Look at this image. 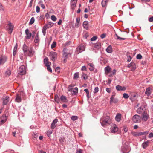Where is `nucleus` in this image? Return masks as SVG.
Segmentation results:
<instances>
[{"label":"nucleus","instance_id":"nucleus-1","mask_svg":"<svg viewBox=\"0 0 153 153\" xmlns=\"http://www.w3.org/2000/svg\"><path fill=\"white\" fill-rule=\"evenodd\" d=\"M101 125L103 126L109 124L111 123V120L108 116H107L104 118H101L100 120Z\"/></svg>","mask_w":153,"mask_h":153},{"label":"nucleus","instance_id":"nucleus-2","mask_svg":"<svg viewBox=\"0 0 153 153\" xmlns=\"http://www.w3.org/2000/svg\"><path fill=\"white\" fill-rule=\"evenodd\" d=\"M85 45L84 44H82L79 45L76 48V53L77 54H78L84 51L85 50Z\"/></svg>","mask_w":153,"mask_h":153},{"label":"nucleus","instance_id":"nucleus-3","mask_svg":"<svg viewBox=\"0 0 153 153\" xmlns=\"http://www.w3.org/2000/svg\"><path fill=\"white\" fill-rule=\"evenodd\" d=\"M121 150L123 153H128L130 151V147L127 144H123Z\"/></svg>","mask_w":153,"mask_h":153},{"label":"nucleus","instance_id":"nucleus-4","mask_svg":"<svg viewBox=\"0 0 153 153\" xmlns=\"http://www.w3.org/2000/svg\"><path fill=\"white\" fill-rule=\"evenodd\" d=\"M49 56L51 60L53 62L55 61L57 59V54L55 52L51 51L49 53Z\"/></svg>","mask_w":153,"mask_h":153},{"label":"nucleus","instance_id":"nucleus-5","mask_svg":"<svg viewBox=\"0 0 153 153\" xmlns=\"http://www.w3.org/2000/svg\"><path fill=\"white\" fill-rule=\"evenodd\" d=\"M66 48H64L63 50V56L62 57V60L64 63H65L67 61V59L68 58V53L66 52Z\"/></svg>","mask_w":153,"mask_h":153},{"label":"nucleus","instance_id":"nucleus-6","mask_svg":"<svg viewBox=\"0 0 153 153\" xmlns=\"http://www.w3.org/2000/svg\"><path fill=\"white\" fill-rule=\"evenodd\" d=\"M131 134L133 136L135 137H138L142 135H146L147 132H136L134 131H132L131 133Z\"/></svg>","mask_w":153,"mask_h":153},{"label":"nucleus","instance_id":"nucleus-7","mask_svg":"<svg viewBox=\"0 0 153 153\" xmlns=\"http://www.w3.org/2000/svg\"><path fill=\"white\" fill-rule=\"evenodd\" d=\"M72 87L71 85L69 86L68 88V91L71 92V94H72L75 95L78 92V89L77 87H75L74 89H72L71 88Z\"/></svg>","mask_w":153,"mask_h":153},{"label":"nucleus","instance_id":"nucleus-8","mask_svg":"<svg viewBox=\"0 0 153 153\" xmlns=\"http://www.w3.org/2000/svg\"><path fill=\"white\" fill-rule=\"evenodd\" d=\"M141 118L138 115H135L132 117V120L134 123H139L140 122Z\"/></svg>","mask_w":153,"mask_h":153},{"label":"nucleus","instance_id":"nucleus-9","mask_svg":"<svg viewBox=\"0 0 153 153\" xmlns=\"http://www.w3.org/2000/svg\"><path fill=\"white\" fill-rule=\"evenodd\" d=\"M110 129L111 133H114L118 131V128L116 124H113L112 125Z\"/></svg>","mask_w":153,"mask_h":153},{"label":"nucleus","instance_id":"nucleus-10","mask_svg":"<svg viewBox=\"0 0 153 153\" xmlns=\"http://www.w3.org/2000/svg\"><path fill=\"white\" fill-rule=\"evenodd\" d=\"M18 71L19 74L21 75H24L26 72V68H19Z\"/></svg>","mask_w":153,"mask_h":153},{"label":"nucleus","instance_id":"nucleus-11","mask_svg":"<svg viewBox=\"0 0 153 153\" xmlns=\"http://www.w3.org/2000/svg\"><path fill=\"white\" fill-rule=\"evenodd\" d=\"M28 51V55L30 57L33 56L35 53V51L32 47H31L30 48V49Z\"/></svg>","mask_w":153,"mask_h":153},{"label":"nucleus","instance_id":"nucleus-12","mask_svg":"<svg viewBox=\"0 0 153 153\" xmlns=\"http://www.w3.org/2000/svg\"><path fill=\"white\" fill-rule=\"evenodd\" d=\"M115 95H112L110 97V103L112 104L113 103H116L118 102V100L117 98H114Z\"/></svg>","mask_w":153,"mask_h":153},{"label":"nucleus","instance_id":"nucleus-13","mask_svg":"<svg viewBox=\"0 0 153 153\" xmlns=\"http://www.w3.org/2000/svg\"><path fill=\"white\" fill-rule=\"evenodd\" d=\"M7 120V117L5 114L3 115L0 117V125L5 123Z\"/></svg>","mask_w":153,"mask_h":153},{"label":"nucleus","instance_id":"nucleus-14","mask_svg":"<svg viewBox=\"0 0 153 153\" xmlns=\"http://www.w3.org/2000/svg\"><path fill=\"white\" fill-rule=\"evenodd\" d=\"M30 48L27 46L25 44H24L23 46V50L24 53V55H26L27 52L28 51Z\"/></svg>","mask_w":153,"mask_h":153},{"label":"nucleus","instance_id":"nucleus-15","mask_svg":"<svg viewBox=\"0 0 153 153\" xmlns=\"http://www.w3.org/2000/svg\"><path fill=\"white\" fill-rule=\"evenodd\" d=\"M145 110V107L144 105H142L139 107L137 110V112L139 114H141Z\"/></svg>","mask_w":153,"mask_h":153},{"label":"nucleus","instance_id":"nucleus-16","mask_svg":"<svg viewBox=\"0 0 153 153\" xmlns=\"http://www.w3.org/2000/svg\"><path fill=\"white\" fill-rule=\"evenodd\" d=\"M149 118V115L146 112H144L143 114L142 120L144 121H146Z\"/></svg>","mask_w":153,"mask_h":153},{"label":"nucleus","instance_id":"nucleus-17","mask_svg":"<svg viewBox=\"0 0 153 153\" xmlns=\"http://www.w3.org/2000/svg\"><path fill=\"white\" fill-rule=\"evenodd\" d=\"M7 57L6 56H0V65L3 64L6 61Z\"/></svg>","mask_w":153,"mask_h":153},{"label":"nucleus","instance_id":"nucleus-18","mask_svg":"<svg viewBox=\"0 0 153 153\" xmlns=\"http://www.w3.org/2000/svg\"><path fill=\"white\" fill-rule=\"evenodd\" d=\"M25 33L26 35L25 38L27 39H30L32 35L31 33L29 32V30L28 29H27L25 30Z\"/></svg>","mask_w":153,"mask_h":153},{"label":"nucleus","instance_id":"nucleus-19","mask_svg":"<svg viewBox=\"0 0 153 153\" xmlns=\"http://www.w3.org/2000/svg\"><path fill=\"white\" fill-rule=\"evenodd\" d=\"M8 23L7 24L9 27L8 29L10 30V32H9L10 34H11L14 28V26L10 22H8Z\"/></svg>","mask_w":153,"mask_h":153},{"label":"nucleus","instance_id":"nucleus-20","mask_svg":"<svg viewBox=\"0 0 153 153\" xmlns=\"http://www.w3.org/2000/svg\"><path fill=\"white\" fill-rule=\"evenodd\" d=\"M58 120L57 119H55L52 122L51 126V129H54L56 127V124Z\"/></svg>","mask_w":153,"mask_h":153},{"label":"nucleus","instance_id":"nucleus-21","mask_svg":"<svg viewBox=\"0 0 153 153\" xmlns=\"http://www.w3.org/2000/svg\"><path fill=\"white\" fill-rule=\"evenodd\" d=\"M9 98L8 96H6L3 98V105H6L7 104L9 101Z\"/></svg>","mask_w":153,"mask_h":153},{"label":"nucleus","instance_id":"nucleus-22","mask_svg":"<svg viewBox=\"0 0 153 153\" xmlns=\"http://www.w3.org/2000/svg\"><path fill=\"white\" fill-rule=\"evenodd\" d=\"M48 58L46 57L44 59V62L45 65L47 67H50V65L51 63L48 61Z\"/></svg>","mask_w":153,"mask_h":153},{"label":"nucleus","instance_id":"nucleus-23","mask_svg":"<svg viewBox=\"0 0 153 153\" xmlns=\"http://www.w3.org/2000/svg\"><path fill=\"white\" fill-rule=\"evenodd\" d=\"M116 90L118 91H124L126 90V88L124 87H122L119 85H117L116 87Z\"/></svg>","mask_w":153,"mask_h":153},{"label":"nucleus","instance_id":"nucleus-24","mask_svg":"<svg viewBox=\"0 0 153 153\" xmlns=\"http://www.w3.org/2000/svg\"><path fill=\"white\" fill-rule=\"evenodd\" d=\"M77 0H71V3L72 8L75 7L76 5Z\"/></svg>","mask_w":153,"mask_h":153},{"label":"nucleus","instance_id":"nucleus-25","mask_svg":"<svg viewBox=\"0 0 153 153\" xmlns=\"http://www.w3.org/2000/svg\"><path fill=\"white\" fill-rule=\"evenodd\" d=\"M101 43L100 42H97L94 45V47L96 49H99L101 48Z\"/></svg>","mask_w":153,"mask_h":153},{"label":"nucleus","instance_id":"nucleus-26","mask_svg":"<svg viewBox=\"0 0 153 153\" xmlns=\"http://www.w3.org/2000/svg\"><path fill=\"white\" fill-rule=\"evenodd\" d=\"M115 120L117 122H120L121 120V114L120 113L117 114L115 117Z\"/></svg>","mask_w":153,"mask_h":153},{"label":"nucleus","instance_id":"nucleus-27","mask_svg":"<svg viewBox=\"0 0 153 153\" xmlns=\"http://www.w3.org/2000/svg\"><path fill=\"white\" fill-rule=\"evenodd\" d=\"M88 22L87 21H85L83 22V26L84 28L88 30Z\"/></svg>","mask_w":153,"mask_h":153},{"label":"nucleus","instance_id":"nucleus-28","mask_svg":"<svg viewBox=\"0 0 153 153\" xmlns=\"http://www.w3.org/2000/svg\"><path fill=\"white\" fill-rule=\"evenodd\" d=\"M15 101L18 102H20L21 101V98L20 96L18 94H16Z\"/></svg>","mask_w":153,"mask_h":153},{"label":"nucleus","instance_id":"nucleus-29","mask_svg":"<svg viewBox=\"0 0 153 153\" xmlns=\"http://www.w3.org/2000/svg\"><path fill=\"white\" fill-rule=\"evenodd\" d=\"M151 88L150 87L148 88L145 91V94H147L148 96H149L151 94Z\"/></svg>","mask_w":153,"mask_h":153},{"label":"nucleus","instance_id":"nucleus-30","mask_svg":"<svg viewBox=\"0 0 153 153\" xmlns=\"http://www.w3.org/2000/svg\"><path fill=\"white\" fill-rule=\"evenodd\" d=\"M80 21V18H76V22L75 23V26L76 27H78L79 26V24Z\"/></svg>","mask_w":153,"mask_h":153},{"label":"nucleus","instance_id":"nucleus-31","mask_svg":"<svg viewBox=\"0 0 153 153\" xmlns=\"http://www.w3.org/2000/svg\"><path fill=\"white\" fill-rule=\"evenodd\" d=\"M39 41V38L38 33H37L34 40V42L36 43H38Z\"/></svg>","mask_w":153,"mask_h":153},{"label":"nucleus","instance_id":"nucleus-32","mask_svg":"<svg viewBox=\"0 0 153 153\" xmlns=\"http://www.w3.org/2000/svg\"><path fill=\"white\" fill-rule=\"evenodd\" d=\"M107 52L108 53H111L112 51V48L111 46H109L106 49Z\"/></svg>","mask_w":153,"mask_h":153},{"label":"nucleus","instance_id":"nucleus-33","mask_svg":"<svg viewBox=\"0 0 153 153\" xmlns=\"http://www.w3.org/2000/svg\"><path fill=\"white\" fill-rule=\"evenodd\" d=\"M149 144V142L148 141L145 142L143 143L142 145V146L144 149H145L148 146Z\"/></svg>","mask_w":153,"mask_h":153},{"label":"nucleus","instance_id":"nucleus-34","mask_svg":"<svg viewBox=\"0 0 153 153\" xmlns=\"http://www.w3.org/2000/svg\"><path fill=\"white\" fill-rule=\"evenodd\" d=\"M60 100L63 102H67V100L66 97L63 95H62L61 97Z\"/></svg>","mask_w":153,"mask_h":153},{"label":"nucleus","instance_id":"nucleus-35","mask_svg":"<svg viewBox=\"0 0 153 153\" xmlns=\"http://www.w3.org/2000/svg\"><path fill=\"white\" fill-rule=\"evenodd\" d=\"M105 72L106 74H108L111 71V68H105Z\"/></svg>","mask_w":153,"mask_h":153},{"label":"nucleus","instance_id":"nucleus-36","mask_svg":"<svg viewBox=\"0 0 153 153\" xmlns=\"http://www.w3.org/2000/svg\"><path fill=\"white\" fill-rule=\"evenodd\" d=\"M17 45L16 44V45H15V46L14 47V49L13 50V55L14 56H15L16 55L17 50Z\"/></svg>","mask_w":153,"mask_h":153},{"label":"nucleus","instance_id":"nucleus-37","mask_svg":"<svg viewBox=\"0 0 153 153\" xmlns=\"http://www.w3.org/2000/svg\"><path fill=\"white\" fill-rule=\"evenodd\" d=\"M107 2V0H102V5L103 7H105L106 5Z\"/></svg>","mask_w":153,"mask_h":153},{"label":"nucleus","instance_id":"nucleus-38","mask_svg":"<svg viewBox=\"0 0 153 153\" xmlns=\"http://www.w3.org/2000/svg\"><path fill=\"white\" fill-rule=\"evenodd\" d=\"M14 130H15L16 132V134H19L20 133V131L21 129L19 128H14Z\"/></svg>","mask_w":153,"mask_h":153},{"label":"nucleus","instance_id":"nucleus-39","mask_svg":"<svg viewBox=\"0 0 153 153\" xmlns=\"http://www.w3.org/2000/svg\"><path fill=\"white\" fill-rule=\"evenodd\" d=\"M115 36L117 37V38H115V39H116L117 40H119L121 41L124 40L126 39V38H123L119 37L116 33L115 34Z\"/></svg>","mask_w":153,"mask_h":153},{"label":"nucleus","instance_id":"nucleus-40","mask_svg":"<svg viewBox=\"0 0 153 153\" xmlns=\"http://www.w3.org/2000/svg\"><path fill=\"white\" fill-rule=\"evenodd\" d=\"M55 101L58 103L59 102V99L57 95H56L55 97Z\"/></svg>","mask_w":153,"mask_h":153},{"label":"nucleus","instance_id":"nucleus-41","mask_svg":"<svg viewBox=\"0 0 153 153\" xmlns=\"http://www.w3.org/2000/svg\"><path fill=\"white\" fill-rule=\"evenodd\" d=\"M79 77V73L78 72L75 73L74 74L73 77V79H77Z\"/></svg>","mask_w":153,"mask_h":153},{"label":"nucleus","instance_id":"nucleus-42","mask_svg":"<svg viewBox=\"0 0 153 153\" xmlns=\"http://www.w3.org/2000/svg\"><path fill=\"white\" fill-rule=\"evenodd\" d=\"M135 63L134 62H131L128 65V67H135Z\"/></svg>","mask_w":153,"mask_h":153},{"label":"nucleus","instance_id":"nucleus-43","mask_svg":"<svg viewBox=\"0 0 153 153\" xmlns=\"http://www.w3.org/2000/svg\"><path fill=\"white\" fill-rule=\"evenodd\" d=\"M52 133V130H50L48 131L47 132V133L48 136L49 137H51V134Z\"/></svg>","mask_w":153,"mask_h":153},{"label":"nucleus","instance_id":"nucleus-44","mask_svg":"<svg viewBox=\"0 0 153 153\" xmlns=\"http://www.w3.org/2000/svg\"><path fill=\"white\" fill-rule=\"evenodd\" d=\"M35 21V19L33 17H32L31 18L30 21L29 22V24L30 25H32L33 24Z\"/></svg>","mask_w":153,"mask_h":153},{"label":"nucleus","instance_id":"nucleus-45","mask_svg":"<svg viewBox=\"0 0 153 153\" xmlns=\"http://www.w3.org/2000/svg\"><path fill=\"white\" fill-rule=\"evenodd\" d=\"M123 97L125 99H127L128 98L129 96L128 94L126 93H124L123 95Z\"/></svg>","mask_w":153,"mask_h":153},{"label":"nucleus","instance_id":"nucleus-46","mask_svg":"<svg viewBox=\"0 0 153 153\" xmlns=\"http://www.w3.org/2000/svg\"><path fill=\"white\" fill-rule=\"evenodd\" d=\"M11 74V71L9 70H7L5 72V74L7 76L10 75Z\"/></svg>","mask_w":153,"mask_h":153},{"label":"nucleus","instance_id":"nucleus-47","mask_svg":"<svg viewBox=\"0 0 153 153\" xmlns=\"http://www.w3.org/2000/svg\"><path fill=\"white\" fill-rule=\"evenodd\" d=\"M77 118V117L76 116H73L71 117V119L73 121H75L76 120Z\"/></svg>","mask_w":153,"mask_h":153},{"label":"nucleus","instance_id":"nucleus-48","mask_svg":"<svg viewBox=\"0 0 153 153\" xmlns=\"http://www.w3.org/2000/svg\"><path fill=\"white\" fill-rule=\"evenodd\" d=\"M51 19L53 21H55L57 19L54 15H53L51 16Z\"/></svg>","mask_w":153,"mask_h":153},{"label":"nucleus","instance_id":"nucleus-49","mask_svg":"<svg viewBox=\"0 0 153 153\" xmlns=\"http://www.w3.org/2000/svg\"><path fill=\"white\" fill-rule=\"evenodd\" d=\"M39 4H40L41 7L43 8V9H44L45 8V7L44 5L42 3V1H41L39 2Z\"/></svg>","mask_w":153,"mask_h":153},{"label":"nucleus","instance_id":"nucleus-50","mask_svg":"<svg viewBox=\"0 0 153 153\" xmlns=\"http://www.w3.org/2000/svg\"><path fill=\"white\" fill-rule=\"evenodd\" d=\"M50 28V26H49L48 24H46L43 27V28L44 29H45V30H47V29Z\"/></svg>","mask_w":153,"mask_h":153},{"label":"nucleus","instance_id":"nucleus-51","mask_svg":"<svg viewBox=\"0 0 153 153\" xmlns=\"http://www.w3.org/2000/svg\"><path fill=\"white\" fill-rule=\"evenodd\" d=\"M56 42H53L51 45V48H55L56 47Z\"/></svg>","mask_w":153,"mask_h":153},{"label":"nucleus","instance_id":"nucleus-52","mask_svg":"<svg viewBox=\"0 0 153 153\" xmlns=\"http://www.w3.org/2000/svg\"><path fill=\"white\" fill-rule=\"evenodd\" d=\"M19 57L20 59L22 60L24 59V55L23 53H21L20 54Z\"/></svg>","mask_w":153,"mask_h":153},{"label":"nucleus","instance_id":"nucleus-53","mask_svg":"<svg viewBox=\"0 0 153 153\" xmlns=\"http://www.w3.org/2000/svg\"><path fill=\"white\" fill-rule=\"evenodd\" d=\"M99 91V88L98 87H96L95 88L94 90V93H97Z\"/></svg>","mask_w":153,"mask_h":153},{"label":"nucleus","instance_id":"nucleus-54","mask_svg":"<svg viewBox=\"0 0 153 153\" xmlns=\"http://www.w3.org/2000/svg\"><path fill=\"white\" fill-rule=\"evenodd\" d=\"M142 58V56L140 54H138L137 55L136 58L137 59H140Z\"/></svg>","mask_w":153,"mask_h":153},{"label":"nucleus","instance_id":"nucleus-55","mask_svg":"<svg viewBox=\"0 0 153 153\" xmlns=\"http://www.w3.org/2000/svg\"><path fill=\"white\" fill-rule=\"evenodd\" d=\"M116 70L115 69H114L112 71V73L109 76H112L113 75H114L116 72Z\"/></svg>","mask_w":153,"mask_h":153},{"label":"nucleus","instance_id":"nucleus-56","mask_svg":"<svg viewBox=\"0 0 153 153\" xmlns=\"http://www.w3.org/2000/svg\"><path fill=\"white\" fill-rule=\"evenodd\" d=\"M97 37L96 36H94L91 39V41H94L96 40Z\"/></svg>","mask_w":153,"mask_h":153},{"label":"nucleus","instance_id":"nucleus-57","mask_svg":"<svg viewBox=\"0 0 153 153\" xmlns=\"http://www.w3.org/2000/svg\"><path fill=\"white\" fill-rule=\"evenodd\" d=\"M55 70L56 72L59 73L60 70V68H55Z\"/></svg>","mask_w":153,"mask_h":153},{"label":"nucleus","instance_id":"nucleus-58","mask_svg":"<svg viewBox=\"0 0 153 153\" xmlns=\"http://www.w3.org/2000/svg\"><path fill=\"white\" fill-rule=\"evenodd\" d=\"M40 8L39 6H37L36 7V12L38 13L40 12Z\"/></svg>","mask_w":153,"mask_h":153},{"label":"nucleus","instance_id":"nucleus-59","mask_svg":"<svg viewBox=\"0 0 153 153\" xmlns=\"http://www.w3.org/2000/svg\"><path fill=\"white\" fill-rule=\"evenodd\" d=\"M48 24L49 26H50V27H51L53 25V23L51 22H49Z\"/></svg>","mask_w":153,"mask_h":153},{"label":"nucleus","instance_id":"nucleus-60","mask_svg":"<svg viewBox=\"0 0 153 153\" xmlns=\"http://www.w3.org/2000/svg\"><path fill=\"white\" fill-rule=\"evenodd\" d=\"M149 21L150 22H153V16L150 17L149 19Z\"/></svg>","mask_w":153,"mask_h":153},{"label":"nucleus","instance_id":"nucleus-61","mask_svg":"<svg viewBox=\"0 0 153 153\" xmlns=\"http://www.w3.org/2000/svg\"><path fill=\"white\" fill-rule=\"evenodd\" d=\"M82 77L85 79H86L87 78V76L85 74H83Z\"/></svg>","mask_w":153,"mask_h":153},{"label":"nucleus","instance_id":"nucleus-62","mask_svg":"<svg viewBox=\"0 0 153 153\" xmlns=\"http://www.w3.org/2000/svg\"><path fill=\"white\" fill-rule=\"evenodd\" d=\"M153 137V133L151 132L150 133L149 135V138H151Z\"/></svg>","mask_w":153,"mask_h":153},{"label":"nucleus","instance_id":"nucleus-63","mask_svg":"<svg viewBox=\"0 0 153 153\" xmlns=\"http://www.w3.org/2000/svg\"><path fill=\"white\" fill-rule=\"evenodd\" d=\"M106 91L108 93H110L111 91V89L108 88H106Z\"/></svg>","mask_w":153,"mask_h":153},{"label":"nucleus","instance_id":"nucleus-64","mask_svg":"<svg viewBox=\"0 0 153 153\" xmlns=\"http://www.w3.org/2000/svg\"><path fill=\"white\" fill-rule=\"evenodd\" d=\"M94 66L93 63H89L88 64V66H89L90 67H93Z\"/></svg>","mask_w":153,"mask_h":153}]
</instances>
